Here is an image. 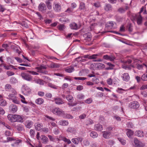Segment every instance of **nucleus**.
I'll use <instances>...</instances> for the list:
<instances>
[{
  "label": "nucleus",
  "instance_id": "obj_53",
  "mask_svg": "<svg viewBox=\"0 0 147 147\" xmlns=\"http://www.w3.org/2000/svg\"><path fill=\"white\" fill-rule=\"evenodd\" d=\"M107 64L109 67L107 68V69H112L114 67V65L110 63H107Z\"/></svg>",
  "mask_w": 147,
  "mask_h": 147
},
{
  "label": "nucleus",
  "instance_id": "obj_45",
  "mask_svg": "<svg viewBox=\"0 0 147 147\" xmlns=\"http://www.w3.org/2000/svg\"><path fill=\"white\" fill-rule=\"evenodd\" d=\"M3 67L5 69L7 70H9L11 68H13V66L12 65H10L8 66L6 65L5 64L3 65Z\"/></svg>",
  "mask_w": 147,
  "mask_h": 147
},
{
  "label": "nucleus",
  "instance_id": "obj_54",
  "mask_svg": "<svg viewBox=\"0 0 147 147\" xmlns=\"http://www.w3.org/2000/svg\"><path fill=\"white\" fill-rule=\"evenodd\" d=\"M112 80L113 84H117L118 83V79L116 77L114 78Z\"/></svg>",
  "mask_w": 147,
  "mask_h": 147
},
{
  "label": "nucleus",
  "instance_id": "obj_37",
  "mask_svg": "<svg viewBox=\"0 0 147 147\" xmlns=\"http://www.w3.org/2000/svg\"><path fill=\"white\" fill-rule=\"evenodd\" d=\"M117 91L118 93L122 94L125 93L127 91V90L122 88H119L117 89Z\"/></svg>",
  "mask_w": 147,
  "mask_h": 147
},
{
  "label": "nucleus",
  "instance_id": "obj_25",
  "mask_svg": "<svg viewBox=\"0 0 147 147\" xmlns=\"http://www.w3.org/2000/svg\"><path fill=\"white\" fill-rule=\"evenodd\" d=\"M96 63V69H100L105 67V65L103 63Z\"/></svg>",
  "mask_w": 147,
  "mask_h": 147
},
{
  "label": "nucleus",
  "instance_id": "obj_2",
  "mask_svg": "<svg viewBox=\"0 0 147 147\" xmlns=\"http://www.w3.org/2000/svg\"><path fill=\"white\" fill-rule=\"evenodd\" d=\"M52 112L54 114L59 116H62L64 115V111L59 107L54 108L52 109Z\"/></svg>",
  "mask_w": 147,
  "mask_h": 147
},
{
  "label": "nucleus",
  "instance_id": "obj_21",
  "mask_svg": "<svg viewBox=\"0 0 147 147\" xmlns=\"http://www.w3.org/2000/svg\"><path fill=\"white\" fill-rule=\"evenodd\" d=\"M94 128L95 130L98 131H101L103 129L102 126L99 124L95 125Z\"/></svg>",
  "mask_w": 147,
  "mask_h": 147
},
{
  "label": "nucleus",
  "instance_id": "obj_26",
  "mask_svg": "<svg viewBox=\"0 0 147 147\" xmlns=\"http://www.w3.org/2000/svg\"><path fill=\"white\" fill-rule=\"evenodd\" d=\"M135 134L136 136L140 137H142L144 136L143 132L141 131H137L135 132Z\"/></svg>",
  "mask_w": 147,
  "mask_h": 147
},
{
  "label": "nucleus",
  "instance_id": "obj_15",
  "mask_svg": "<svg viewBox=\"0 0 147 147\" xmlns=\"http://www.w3.org/2000/svg\"><path fill=\"white\" fill-rule=\"evenodd\" d=\"M59 138L61 140H62L64 142H67L68 144H69L71 143V142L69 139H67L65 137H64L61 135H59Z\"/></svg>",
  "mask_w": 147,
  "mask_h": 147
},
{
  "label": "nucleus",
  "instance_id": "obj_57",
  "mask_svg": "<svg viewBox=\"0 0 147 147\" xmlns=\"http://www.w3.org/2000/svg\"><path fill=\"white\" fill-rule=\"evenodd\" d=\"M34 131L32 129H31L30 131V134L31 137L32 138L34 137Z\"/></svg>",
  "mask_w": 147,
  "mask_h": 147
},
{
  "label": "nucleus",
  "instance_id": "obj_24",
  "mask_svg": "<svg viewBox=\"0 0 147 147\" xmlns=\"http://www.w3.org/2000/svg\"><path fill=\"white\" fill-rule=\"evenodd\" d=\"M67 131L68 132H70L74 134H76L77 133L76 129L71 127H69L67 130Z\"/></svg>",
  "mask_w": 147,
  "mask_h": 147
},
{
  "label": "nucleus",
  "instance_id": "obj_30",
  "mask_svg": "<svg viewBox=\"0 0 147 147\" xmlns=\"http://www.w3.org/2000/svg\"><path fill=\"white\" fill-rule=\"evenodd\" d=\"M127 131L126 133V134L129 138H130L132 136L134 133L133 131L130 129H127Z\"/></svg>",
  "mask_w": 147,
  "mask_h": 147
},
{
  "label": "nucleus",
  "instance_id": "obj_46",
  "mask_svg": "<svg viewBox=\"0 0 147 147\" xmlns=\"http://www.w3.org/2000/svg\"><path fill=\"white\" fill-rule=\"evenodd\" d=\"M66 97L67 100L69 101H72L74 99L73 97L70 95L67 96Z\"/></svg>",
  "mask_w": 147,
  "mask_h": 147
},
{
  "label": "nucleus",
  "instance_id": "obj_44",
  "mask_svg": "<svg viewBox=\"0 0 147 147\" xmlns=\"http://www.w3.org/2000/svg\"><path fill=\"white\" fill-rule=\"evenodd\" d=\"M141 79L143 81H147V74H143L141 77Z\"/></svg>",
  "mask_w": 147,
  "mask_h": 147
},
{
  "label": "nucleus",
  "instance_id": "obj_27",
  "mask_svg": "<svg viewBox=\"0 0 147 147\" xmlns=\"http://www.w3.org/2000/svg\"><path fill=\"white\" fill-rule=\"evenodd\" d=\"M15 117H16L15 119V120H16V122L18 121L20 122H23V119L22 118L21 116L15 115Z\"/></svg>",
  "mask_w": 147,
  "mask_h": 147
},
{
  "label": "nucleus",
  "instance_id": "obj_19",
  "mask_svg": "<svg viewBox=\"0 0 147 147\" xmlns=\"http://www.w3.org/2000/svg\"><path fill=\"white\" fill-rule=\"evenodd\" d=\"M35 129L37 130L40 131L42 129L43 125L42 123H37L35 124Z\"/></svg>",
  "mask_w": 147,
  "mask_h": 147
},
{
  "label": "nucleus",
  "instance_id": "obj_5",
  "mask_svg": "<svg viewBox=\"0 0 147 147\" xmlns=\"http://www.w3.org/2000/svg\"><path fill=\"white\" fill-rule=\"evenodd\" d=\"M47 67L46 66L44 65H40V66L36 67L35 68V69H37V72L43 74H47V71L44 70L43 69H46Z\"/></svg>",
  "mask_w": 147,
  "mask_h": 147
},
{
  "label": "nucleus",
  "instance_id": "obj_22",
  "mask_svg": "<svg viewBox=\"0 0 147 147\" xmlns=\"http://www.w3.org/2000/svg\"><path fill=\"white\" fill-rule=\"evenodd\" d=\"M103 133V137L105 138L108 139L109 138V137L111 134V133L109 131H103L102 132Z\"/></svg>",
  "mask_w": 147,
  "mask_h": 147
},
{
  "label": "nucleus",
  "instance_id": "obj_23",
  "mask_svg": "<svg viewBox=\"0 0 147 147\" xmlns=\"http://www.w3.org/2000/svg\"><path fill=\"white\" fill-rule=\"evenodd\" d=\"M59 125L62 126H67L69 124L68 121L66 120H60L58 122Z\"/></svg>",
  "mask_w": 147,
  "mask_h": 147
},
{
  "label": "nucleus",
  "instance_id": "obj_13",
  "mask_svg": "<svg viewBox=\"0 0 147 147\" xmlns=\"http://www.w3.org/2000/svg\"><path fill=\"white\" fill-rule=\"evenodd\" d=\"M40 139L42 142L43 144H46L48 142L49 140L48 138L44 135L41 136Z\"/></svg>",
  "mask_w": 147,
  "mask_h": 147
},
{
  "label": "nucleus",
  "instance_id": "obj_55",
  "mask_svg": "<svg viewBox=\"0 0 147 147\" xmlns=\"http://www.w3.org/2000/svg\"><path fill=\"white\" fill-rule=\"evenodd\" d=\"M19 96L22 99L21 100V101L22 103H27V102L25 100V98L23 95L20 94H19Z\"/></svg>",
  "mask_w": 147,
  "mask_h": 147
},
{
  "label": "nucleus",
  "instance_id": "obj_28",
  "mask_svg": "<svg viewBox=\"0 0 147 147\" xmlns=\"http://www.w3.org/2000/svg\"><path fill=\"white\" fill-rule=\"evenodd\" d=\"M105 9L107 11L111 10L112 9V7L110 4L106 3L105 5Z\"/></svg>",
  "mask_w": 147,
  "mask_h": 147
},
{
  "label": "nucleus",
  "instance_id": "obj_14",
  "mask_svg": "<svg viewBox=\"0 0 147 147\" xmlns=\"http://www.w3.org/2000/svg\"><path fill=\"white\" fill-rule=\"evenodd\" d=\"M7 117L9 120L11 122H16L15 115L9 114L8 115Z\"/></svg>",
  "mask_w": 147,
  "mask_h": 147
},
{
  "label": "nucleus",
  "instance_id": "obj_10",
  "mask_svg": "<svg viewBox=\"0 0 147 147\" xmlns=\"http://www.w3.org/2000/svg\"><path fill=\"white\" fill-rule=\"evenodd\" d=\"M71 142L74 144L77 145L79 142H81L82 141V138L80 137L74 138L71 139Z\"/></svg>",
  "mask_w": 147,
  "mask_h": 147
},
{
  "label": "nucleus",
  "instance_id": "obj_17",
  "mask_svg": "<svg viewBox=\"0 0 147 147\" xmlns=\"http://www.w3.org/2000/svg\"><path fill=\"white\" fill-rule=\"evenodd\" d=\"M54 102L56 104L58 105L62 104L64 103L62 99L59 98H55L54 99Z\"/></svg>",
  "mask_w": 147,
  "mask_h": 147
},
{
  "label": "nucleus",
  "instance_id": "obj_51",
  "mask_svg": "<svg viewBox=\"0 0 147 147\" xmlns=\"http://www.w3.org/2000/svg\"><path fill=\"white\" fill-rule=\"evenodd\" d=\"M99 54H93L92 55H90V59H96L97 57L99 56Z\"/></svg>",
  "mask_w": 147,
  "mask_h": 147
},
{
  "label": "nucleus",
  "instance_id": "obj_16",
  "mask_svg": "<svg viewBox=\"0 0 147 147\" xmlns=\"http://www.w3.org/2000/svg\"><path fill=\"white\" fill-rule=\"evenodd\" d=\"M10 110L13 113L16 112L18 110L17 106L15 105L12 104L9 107Z\"/></svg>",
  "mask_w": 147,
  "mask_h": 147
},
{
  "label": "nucleus",
  "instance_id": "obj_6",
  "mask_svg": "<svg viewBox=\"0 0 147 147\" xmlns=\"http://www.w3.org/2000/svg\"><path fill=\"white\" fill-rule=\"evenodd\" d=\"M140 107L139 103L137 101H133L130 102L129 104V108L131 109H136Z\"/></svg>",
  "mask_w": 147,
  "mask_h": 147
},
{
  "label": "nucleus",
  "instance_id": "obj_62",
  "mask_svg": "<svg viewBox=\"0 0 147 147\" xmlns=\"http://www.w3.org/2000/svg\"><path fill=\"white\" fill-rule=\"evenodd\" d=\"M128 30L130 32H132L133 30L132 26L131 24H129L127 26Z\"/></svg>",
  "mask_w": 147,
  "mask_h": 147
},
{
  "label": "nucleus",
  "instance_id": "obj_63",
  "mask_svg": "<svg viewBox=\"0 0 147 147\" xmlns=\"http://www.w3.org/2000/svg\"><path fill=\"white\" fill-rule=\"evenodd\" d=\"M59 130L58 128H55L53 130V132L55 135H58L59 133Z\"/></svg>",
  "mask_w": 147,
  "mask_h": 147
},
{
  "label": "nucleus",
  "instance_id": "obj_35",
  "mask_svg": "<svg viewBox=\"0 0 147 147\" xmlns=\"http://www.w3.org/2000/svg\"><path fill=\"white\" fill-rule=\"evenodd\" d=\"M63 117H65L68 119H72L73 117L70 114L65 113V112H64L63 115H62V116Z\"/></svg>",
  "mask_w": 147,
  "mask_h": 147
},
{
  "label": "nucleus",
  "instance_id": "obj_32",
  "mask_svg": "<svg viewBox=\"0 0 147 147\" xmlns=\"http://www.w3.org/2000/svg\"><path fill=\"white\" fill-rule=\"evenodd\" d=\"M98 135L97 132L94 131H92L90 134V136L93 138H95L97 137Z\"/></svg>",
  "mask_w": 147,
  "mask_h": 147
},
{
  "label": "nucleus",
  "instance_id": "obj_36",
  "mask_svg": "<svg viewBox=\"0 0 147 147\" xmlns=\"http://www.w3.org/2000/svg\"><path fill=\"white\" fill-rule=\"evenodd\" d=\"M44 102V100L41 98H38L36 100V102L38 105H41Z\"/></svg>",
  "mask_w": 147,
  "mask_h": 147
},
{
  "label": "nucleus",
  "instance_id": "obj_38",
  "mask_svg": "<svg viewBox=\"0 0 147 147\" xmlns=\"http://www.w3.org/2000/svg\"><path fill=\"white\" fill-rule=\"evenodd\" d=\"M35 82L36 83L41 85H43L44 84V81L40 79L35 80Z\"/></svg>",
  "mask_w": 147,
  "mask_h": 147
},
{
  "label": "nucleus",
  "instance_id": "obj_18",
  "mask_svg": "<svg viewBox=\"0 0 147 147\" xmlns=\"http://www.w3.org/2000/svg\"><path fill=\"white\" fill-rule=\"evenodd\" d=\"M25 125L26 127L30 129L33 125V123L31 121L27 120L26 121Z\"/></svg>",
  "mask_w": 147,
  "mask_h": 147
},
{
  "label": "nucleus",
  "instance_id": "obj_29",
  "mask_svg": "<svg viewBox=\"0 0 147 147\" xmlns=\"http://www.w3.org/2000/svg\"><path fill=\"white\" fill-rule=\"evenodd\" d=\"M74 70V68L73 67L70 66L65 69V71L68 73H71Z\"/></svg>",
  "mask_w": 147,
  "mask_h": 147
},
{
  "label": "nucleus",
  "instance_id": "obj_9",
  "mask_svg": "<svg viewBox=\"0 0 147 147\" xmlns=\"http://www.w3.org/2000/svg\"><path fill=\"white\" fill-rule=\"evenodd\" d=\"M134 140L135 145V147H143V145L142 143L139 141L136 138H134Z\"/></svg>",
  "mask_w": 147,
  "mask_h": 147
},
{
  "label": "nucleus",
  "instance_id": "obj_56",
  "mask_svg": "<svg viewBox=\"0 0 147 147\" xmlns=\"http://www.w3.org/2000/svg\"><path fill=\"white\" fill-rule=\"evenodd\" d=\"M92 102V99L91 98H88L85 101V103H86L87 104H90Z\"/></svg>",
  "mask_w": 147,
  "mask_h": 147
},
{
  "label": "nucleus",
  "instance_id": "obj_31",
  "mask_svg": "<svg viewBox=\"0 0 147 147\" xmlns=\"http://www.w3.org/2000/svg\"><path fill=\"white\" fill-rule=\"evenodd\" d=\"M137 23L138 24H140L142 22V17L140 14L139 15V16H137Z\"/></svg>",
  "mask_w": 147,
  "mask_h": 147
},
{
  "label": "nucleus",
  "instance_id": "obj_1",
  "mask_svg": "<svg viewBox=\"0 0 147 147\" xmlns=\"http://www.w3.org/2000/svg\"><path fill=\"white\" fill-rule=\"evenodd\" d=\"M139 61L136 59L134 60V62L130 66L123 65L122 67L125 69L130 70L131 69V67L136 68L139 70L142 69L143 68V65L147 67V65L144 64L143 65L139 64L138 63Z\"/></svg>",
  "mask_w": 147,
  "mask_h": 147
},
{
  "label": "nucleus",
  "instance_id": "obj_42",
  "mask_svg": "<svg viewBox=\"0 0 147 147\" xmlns=\"http://www.w3.org/2000/svg\"><path fill=\"white\" fill-rule=\"evenodd\" d=\"M85 4L82 2H80V4L79 9L80 10L84 9L85 8Z\"/></svg>",
  "mask_w": 147,
  "mask_h": 147
},
{
  "label": "nucleus",
  "instance_id": "obj_33",
  "mask_svg": "<svg viewBox=\"0 0 147 147\" xmlns=\"http://www.w3.org/2000/svg\"><path fill=\"white\" fill-rule=\"evenodd\" d=\"M45 3L48 9L49 10L51 9H52V4L51 2L46 1Z\"/></svg>",
  "mask_w": 147,
  "mask_h": 147
},
{
  "label": "nucleus",
  "instance_id": "obj_52",
  "mask_svg": "<svg viewBox=\"0 0 147 147\" xmlns=\"http://www.w3.org/2000/svg\"><path fill=\"white\" fill-rule=\"evenodd\" d=\"M15 140H16V139L13 138L7 137V141H5L4 142L5 143L6 142H8L10 141H15Z\"/></svg>",
  "mask_w": 147,
  "mask_h": 147
},
{
  "label": "nucleus",
  "instance_id": "obj_39",
  "mask_svg": "<svg viewBox=\"0 0 147 147\" xmlns=\"http://www.w3.org/2000/svg\"><path fill=\"white\" fill-rule=\"evenodd\" d=\"M65 28V26L63 24H60L58 26V28L60 31H63Z\"/></svg>",
  "mask_w": 147,
  "mask_h": 147
},
{
  "label": "nucleus",
  "instance_id": "obj_40",
  "mask_svg": "<svg viewBox=\"0 0 147 147\" xmlns=\"http://www.w3.org/2000/svg\"><path fill=\"white\" fill-rule=\"evenodd\" d=\"M11 88V86L9 84H7L5 86V89L7 91H10Z\"/></svg>",
  "mask_w": 147,
  "mask_h": 147
},
{
  "label": "nucleus",
  "instance_id": "obj_41",
  "mask_svg": "<svg viewBox=\"0 0 147 147\" xmlns=\"http://www.w3.org/2000/svg\"><path fill=\"white\" fill-rule=\"evenodd\" d=\"M17 129L19 131H22L24 129L23 126L21 124H19L16 126Z\"/></svg>",
  "mask_w": 147,
  "mask_h": 147
},
{
  "label": "nucleus",
  "instance_id": "obj_4",
  "mask_svg": "<svg viewBox=\"0 0 147 147\" xmlns=\"http://www.w3.org/2000/svg\"><path fill=\"white\" fill-rule=\"evenodd\" d=\"M20 75L23 79L27 81H30L32 80V76L28 73L22 72Z\"/></svg>",
  "mask_w": 147,
  "mask_h": 147
},
{
  "label": "nucleus",
  "instance_id": "obj_34",
  "mask_svg": "<svg viewBox=\"0 0 147 147\" xmlns=\"http://www.w3.org/2000/svg\"><path fill=\"white\" fill-rule=\"evenodd\" d=\"M59 20L62 23L68 22H69V20L68 18L64 17H62L60 18Z\"/></svg>",
  "mask_w": 147,
  "mask_h": 147
},
{
  "label": "nucleus",
  "instance_id": "obj_7",
  "mask_svg": "<svg viewBox=\"0 0 147 147\" xmlns=\"http://www.w3.org/2000/svg\"><path fill=\"white\" fill-rule=\"evenodd\" d=\"M14 94H10L8 96V98L12 100L13 102L16 104H19L20 103L19 101L17 99V97Z\"/></svg>",
  "mask_w": 147,
  "mask_h": 147
},
{
  "label": "nucleus",
  "instance_id": "obj_11",
  "mask_svg": "<svg viewBox=\"0 0 147 147\" xmlns=\"http://www.w3.org/2000/svg\"><path fill=\"white\" fill-rule=\"evenodd\" d=\"M121 78L122 80L124 81H128L130 79V76L127 73H124L122 74Z\"/></svg>",
  "mask_w": 147,
  "mask_h": 147
},
{
  "label": "nucleus",
  "instance_id": "obj_12",
  "mask_svg": "<svg viewBox=\"0 0 147 147\" xmlns=\"http://www.w3.org/2000/svg\"><path fill=\"white\" fill-rule=\"evenodd\" d=\"M54 10L56 11H60L61 9V7L60 4L57 3H54L53 5Z\"/></svg>",
  "mask_w": 147,
  "mask_h": 147
},
{
  "label": "nucleus",
  "instance_id": "obj_43",
  "mask_svg": "<svg viewBox=\"0 0 147 147\" xmlns=\"http://www.w3.org/2000/svg\"><path fill=\"white\" fill-rule=\"evenodd\" d=\"M7 104V102L5 100L3 99L0 100V105L2 106H5Z\"/></svg>",
  "mask_w": 147,
  "mask_h": 147
},
{
  "label": "nucleus",
  "instance_id": "obj_49",
  "mask_svg": "<svg viewBox=\"0 0 147 147\" xmlns=\"http://www.w3.org/2000/svg\"><path fill=\"white\" fill-rule=\"evenodd\" d=\"M10 82L11 83H16L17 82V80L14 77H12L10 79Z\"/></svg>",
  "mask_w": 147,
  "mask_h": 147
},
{
  "label": "nucleus",
  "instance_id": "obj_20",
  "mask_svg": "<svg viewBox=\"0 0 147 147\" xmlns=\"http://www.w3.org/2000/svg\"><path fill=\"white\" fill-rule=\"evenodd\" d=\"M69 26L72 30H76L78 28L77 24L75 22H73L70 24Z\"/></svg>",
  "mask_w": 147,
  "mask_h": 147
},
{
  "label": "nucleus",
  "instance_id": "obj_58",
  "mask_svg": "<svg viewBox=\"0 0 147 147\" xmlns=\"http://www.w3.org/2000/svg\"><path fill=\"white\" fill-rule=\"evenodd\" d=\"M6 74L8 76H11L14 75V73L10 71H9L7 72Z\"/></svg>",
  "mask_w": 147,
  "mask_h": 147
},
{
  "label": "nucleus",
  "instance_id": "obj_3",
  "mask_svg": "<svg viewBox=\"0 0 147 147\" xmlns=\"http://www.w3.org/2000/svg\"><path fill=\"white\" fill-rule=\"evenodd\" d=\"M22 91L23 94L26 95H28L31 93V90L26 85L22 86Z\"/></svg>",
  "mask_w": 147,
  "mask_h": 147
},
{
  "label": "nucleus",
  "instance_id": "obj_61",
  "mask_svg": "<svg viewBox=\"0 0 147 147\" xmlns=\"http://www.w3.org/2000/svg\"><path fill=\"white\" fill-rule=\"evenodd\" d=\"M74 79L76 80H85L86 79H87L85 77H74Z\"/></svg>",
  "mask_w": 147,
  "mask_h": 147
},
{
  "label": "nucleus",
  "instance_id": "obj_59",
  "mask_svg": "<svg viewBox=\"0 0 147 147\" xmlns=\"http://www.w3.org/2000/svg\"><path fill=\"white\" fill-rule=\"evenodd\" d=\"M84 37H86V38L88 39H90L91 37V35L89 33H88V34L86 33L84 34Z\"/></svg>",
  "mask_w": 147,
  "mask_h": 147
},
{
  "label": "nucleus",
  "instance_id": "obj_60",
  "mask_svg": "<svg viewBox=\"0 0 147 147\" xmlns=\"http://www.w3.org/2000/svg\"><path fill=\"white\" fill-rule=\"evenodd\" d=\"M84 96L82 94H80L77 95V98L79 99H82L84 98Z\"/></svg>",
  "mask_w": 147,
  "mask_h": 147
},
{
  "label": "nucleus",
  "instance_id": "obj_48",
  "mask_svg": "<svg viewBox=\"0 0 147 147\" xmlns=\"http://www.w3.org/2000/svg\"><path fill=\"white\" fill-rule=\"evenodd\" d=\"M90 69L92 70H95L96 69V63H94L91 64L90 67Z\"/></svg>",
  "mask_w": 147,
  "mask_h": 147
},
{
  "label": "nucleus",
  "instance_id": "obj_8",
  "mask_svg": "<svg viewBox=\"0 0 147 147\" xmlns=\"http://www.w3.org/2000/svg\"><path fill=\"white\" fill-rule=\"evenodd\" d=\"M38 8L39 10L42 12H45L47 10L45 5L43 2L40 3L38 5Z\"/></svg>",
  "mask_w": 147,
  "mask_h": 147
},
{
  "label": "nucleus",
  "instance_id": "obj_50",
  "mask_svg": "<svg viewBox=\"0 0 147 147\" xmlns=\"http://www.w3.org/2000/svg\"><path fill=\"white\" fill-rule=\"evenodd\" d=\"M92 81L96 84H98L99 82V79L96 77H94L92 79Z\"/></svg>",
  "mask_w": 147,
  "mask_h": 147
},
{
  "label": "nucleus",
  "instance_id": "obj_47",
  "mask_svg": "<svg viewBox=\"0 0 147 147\" xmlns=\"http://www.w3.org/2000/svg\"><path fill=\"white\" fill-rule=\"evenodd\" d=\"M118 139L122 145H124L125 144L126 141L125 140L123 139L122 138H118Z\"/></svg>",
  "mask_w": 147,
  "mask_h": 147
},
{
  "label": "nucleus",
  "instance_id": "obj_64",
  "mask_svg": "<svg viewBox=\"0 0 147 147\" xmlns=\"http://www.w3.org/2000/svg\"><path fill=\"white\" fill-rule=\"evenodd\" d=\"M107 84L109 85H111L113 84L112 80L111 78L108 79L107 80Z\"/></svg>",
  "mask_w": 147,
  "mask_h": 147
}]
</instances>
